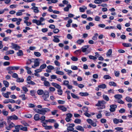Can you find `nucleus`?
Instances as JSON below:
<instances>
[{
  "mask_svg": "<svg viewBox=\"0 0 132 132\" xmlns=\"http://www.w3.org/2000/svg\"><path fill=\"white\" fill-rule=\"evenodd\" d=\"M109 0H95L94 2L95 4H98V6H101L103 7H106L107 6V4H102L103 2H105L108 1Z\"/></svg>",
  "mask_w": 132,
  "mask_h": 132,
  "instance_id": "nucleus-1",
  "label": "nucleus"
},
{
  "mask_svg": "<svg viewBox=\"0 0 132 132\" xmlns=\"http://www.w3.org/2000/svg\"><path fill=\"white\" fill-rule=\"evenodd\" d=\"M45 20L44 18L41 17L39 18V20H37V19H34L32 20V22L33 23H35L38 26H43L45 24V23H42V22L44 21Z\"/></svg>",
  "mask_w": 132,
  "mask_h": 132,
  "instance_id": "nucleus-2",
  "label": "nucleus"
},
{
  "mask_svg": "<svg viewBox=\"0 0 132 132\" xmlns=\"http://www.w3.org/2000/svg\"><path fill=\"white\" fill-rule=\"evenodd\" d=\"M89 47V45H86L82 47L81 48V51L83 53L85 52V54H87L89 53L91 51L89 49H87Z\"/></svg>",
  "mask_w": 132,
  "mask_h": 132,
  "instance_id": "nucleus-3",
  "label": "nucleus"
},
{
  "mask_svg": "<svg viewBox=\"0 0 132 132\" xmlns=\"http://www.w3.org/2000/svg\"><path fill=\"white\" fill-rule=\"evenodd\" d=\"M106 103L105 102L104 100L99 101L98 103L96 104L95 106H101V108L103 109L105 107V104Z\"/></svg>",
  "mask_w": 132,
  "mask_h": 132,
  "instance_id": "nucleus-4",
  "label": "nucleus"
},
{
  "mask_svg": "<svg viewBox=\"0 0 132 132\" xmlns=\"http://www.w3.org/2000/svg\"><path fill=\"white\" fill-rule=\"evenodd\" d=\"M49 96V94L48 91L47 90H45L44 92L42 95V97L44 100L45 101H47V99Z\"/></svg>",
  "mask_w": 132,
  "mask_h": 132,
  "instance_id": "nucleus-5",
  "label": "nucleus"
},
{
  "mask_svg": "<svg viewBox=\"0 0 132 132\" xmlns=\"http://www.w3.org/2000/svg\"><path fill=\"white\" fill-rule=\"evenodd\" d=\"M34 65L32 66V68L34 69H35L36 67H38L39 65V59H35L34 61Z\"/></svg>",
  "mask_w": 132,
  "mask_h": 132,
  "instance_id": "nucleus-6",
  "label": "nucleus"
},
{
  "mask_svg": "<svg viewBox=\"0 0 132 132\" xmlns=\"http://www.w3.org/2000/svg\"><path fill=\"white\" fill-rule=\"evenodd\" d=\"M15 124L12 122H11L8 124V125H6L5 128L8 130H10L11 129L15 126Z\"/></svg>",
  "mask_w": 132,
  "mask_h": 132,
  "instance_id": "nucleus-7",
  "label": "nucleus"
},
{
  "mask_svg": "<svg viewBox=\"0 0 132 132\" xmlns=\"http://www.w3.org/2000/svg\"><path fill=\"white\" fill-rule=\"evenodd\" d=\"M11 46L10 47L12 49H14L15 50H18L20 48V47L17 44H15L13 43H11Z\"/></svg>",
  "mask_w": 132,
  "mask_h": 132,
  "instance_id": "nucleus-8",
  "label": "nucleus"
},
{
  "mask_svg": "<svg viewBox=\"0 0 132 132\" xmlns=\"http://www.w3.org/2000/svg\"><path fill=\"white\" fill-rule=\"evenodd\" d=\"M49 110L48 108H43L41 110H39L38 113L42 115H44L46 112Z\"/></svg>",
  "mask_w": 132,
  "mask_h": 132,
  "instance_id": "nucleus-9",
  "label": "nucleus"
},
{
  "mask_svg": "<svg viewBox=\"0 0 132 132\" xmlns=\"http://www.w3.org/2000/svg\"><path fill=\"white\" fill-rule=\"evenodd\" d=\"M113 122L114 124H118L119 123H122L123 122V121L121 119H117L116 118H114L113 120Z\"/></svg>",
  "mask_w": 132,
  "mask_h": 132,
  "instance_id": "nucleus-10",
  "label": "nucleus"
},
{
  "mask_svg": "<svg viewBox=\"0 0 132 132\" xmlns=\"http://www.w3.org/2000/svg\"><path fill=\"white\" fill-rule=\"evenodd\" d=\"M110 110L111 112H114L116 110V109L117 108V106L116 105H111L110 106Z\"/></svg>",
  "mask_w": 132,
  "mask_h": 132,
  "instance_id": "nucleus-11",
  "label": "nucleus"
},
{
  "mask_svg": "<svg viewBox=\"0 0 132 132\" xmlns=\"http://www.w3.org/2000/svg\"><path fill=\"white\" fill-rule=\"evenodd\" d=\"M9 119L11 120H16L18 119V117L15 115H13L8 117Z\"/></svg>",
  "mask_w": 132,
  "mask_h": 132,
  "instance_id": "nucleus-12",
  "label": "nucleus"
},
{
  "mask_svg": "<svg viewBox=\"0 0 132 132\" xmlns=\"http://www.w3.org/2000/svg\"><path fill=\"white\" fill-rule=\"evenodd\" d=\"M20 125L15 126L14 127H15V129L13 130V132H19V130L20 129Z\"/></svg>",
  "mask_w": 132,
  "mask_h": 132,
  "instance_id": "nucleus-13",
  "label": "nucleus"
},
{
  "mask_svg": "<svg viewBox=\"0 0 132 132\" xmlns=\"http://www.w3.org/2000/svg\"><path fill=\"white\" fill-rule=\"evenodd\" d=\"M58 37H60V36H54V39L53 41L55 43H58L60 42V40Z\"/></svg>",
  "mask_w": 132,
  "mask_h": 132,
  "instance_id": "nucleus-14",
  "label": "nucleus"
},
{
  "mask_svg": "<svg viewBox=\"0 0 132 132\" xmlns=\"http://www.w3.org/2000/svg\"><path fill=\"white\" fill-rule=\"evenodd\" d=\"M52 85L53 86L57 89H58L61 88V86L56 83L52 82Z\"/></svg>",
  "mask_w": 132,
  "mask_h": 132,
  "instance_id": "nucleus-15",
  "label": "nucleus"
},
{
  "mask_svg": "<svg viewBox=\"0 0 132 132\" xmlns=\"http://www.w3.org/2000/svg\"><path fill=\"white\" fill-rule=\"evenodd\" d=\"M60 110L63 112H65L67 111V108L63 106L60 105L57 107Z\"/></svg>",
  "mask_w": 132,
  "mask_h": 132,
  "instance_id": "nucleus-16",
  "label": "nucleus"
},
{
  "mask_svg": "<svg viewBox=\"0 0 132 132\" xmlns=\"http://www.w3.org/2000/svg\"><path fill=\"white\" fill-rule=\"evenodd\" d=\"M83 108L85 109L86 110L85 111V112L84 113L85 115L87 117H90L91 116V114H89V113H87V112H88V108L87 107H84Z\"/></svg>",
  "mask_w": 132,
  "mask_h": 132,
  "instance_id": "nucleus-17",
  "label": "nucleus"
},
{
  "mask_svg": "<svg viewBox=\"0 0 132 132\" xmlns=\"http://www.w3.org/2000/svg\"><path fill=\"white\" fill-rule=\"evenodd\" d=\"M31 9L34 10V12L35 13H38L39 12L38 7H32Z\"/></svg>",
  "mask_w": 132,
  "mask_h": 132,
  "instance_id": "nucleus-18",
  "label": "nucleus"
},
{
  "mask_svg": "<svg viewBox=\"0 0 132 132\" xmlns=\"http://www.w3.org/2000/svg\"><path fill=\"white\" fill-rule=\"evenodd\" d=\"M76 129L80 131H83L84 130L83 127L80 126H76Z\"/></svg>",
  "mask_w": 132,
  "mask_h": 132,
  "instance_id": "nucleus-19",
  "label": "nucleus"
},
{
  "mask_svg": "<svg viewBox=\"0 0 132 132\" xmlns=\"http://www.w3.org/2000/svg\"><path fill=\"white\" fill-rule=\"evenodd\" d=\"M71 6L70 4H68L67 7L64 8V10L65 11L68 12L70 8H71Z\"/></svg>",
  "mask_w": 132,
  "mask_h": 132,
  "instance_id": "nucleus-20",
  "label": "nucleus"
},
{
  "mask_svg": "<svg viewBox=\"0 0 132 132\" xmlns=\"http://www.w3.org/2000/svg\"><path fill=\"white\" fill-rule=\"evenodd\" d=\"M34 61V59H28L27 61L26 64L28 65L30 64L32 62H33Z\"/></svg>",
  "mask_w": 132,
  "mask_h": 132,
  "instance_id": "nucleus-21",
  "label": "nucleus"
},
{
  "mask_svg": "<svg viewBox=\"0 0 132 132\" xmlns=\"http://www.w3.org/2000/svg\"><path fill=\"white\" fill-rule=\"evenodd\" d=\"M19 68L20 67H11L9 68V69L10 70H18Z\"/></svg>",
  "mask_w": 132,
  "mask_h": 132,
  "instance_id": "nucleus-22",
  "label": "nucleus"
},
{
  "mask_svg": "<svg viewBox=\"0 0 132 132\" xmlns=\"http://www.w3.org/2000/svg\"><path fill=\"white\" fill-rule=\"evenodd\" d=\"M115 129L116 130V132H123L122 130L123 128L121 127H118L115 128Z\"/></svg>",
  "mask_w": 132,
  "mask_h": 132,
  "instance_id": "nucleus-23",
  "label": "nucleus"
},
{
  "mask_svg": "<svg viewBox=\"0 0 132 132\" xmlns=\"http://www.w3.org/2000/svg\"><path fill=\"white\" fill-rule=\"evenodd\" d=\"M19 97L22 98V100H25L27 99V97L25 96V95L24 94H22L19 96Z\"/></svg>",
  "mask_w": 132,
  "mask_h": 132,
  "instance_id": "nucleus-24",
  "label": "nucleus"
},
{
  "mask_svg": "<svg viewBox=\"0 0 132 132\" xmlns=\"http://www.w3.org/2000/svg\"><path fill=\"white\" fill-rule=\"evenodd\" d=\"M37 92L38 95H43L44 92V91L42 89H39L37 90Z\"/></svg>",
  "mask_w": 132,
  "mask_h": 132,
  "instance_id": "nucleus-25",
  "label": "nucleus"
},
{
  "mask_svg": "<svg viewBox=\"0 0 132 132\" xmlns=\"http://www.w3.org/2000/svg\"><path fill=\"white\" fill-rule=\"evenodd\" d=\"M114 97L116 99L120 100L122 97V96L121 95L118 94L114 95Z\"/></svg>",
  "mask_w": 132,
  "mask_h": 132,
  "instance_id": "nucleus-26",
  "label": "nucleus"
},
{
  "mask_svg": "<svg viewBox=\"0 0 132 132\" xmlns=\"http://www.w3.org/2000/svg\"><path fill=\"white\" fill-rule=\"evenodd\" d=\"M39 115L38 114H35L34 117V119L36 121H38L40 119Z\"/></svg>",
  "mask_w": 132,
  "mask_h": 132,
  "instance_id": "nucleus-27",
  "label": "nucleus"
},
{
  "mask_svg": "<svg viewBox=\"0 0 132 132\" xmlns=\"http://www.w3.org/2000/svg\"><path fill=\"white\" fill-rule=\"evenodd\" d=\"M24 79L23 78H19L18 77L17 78L16 81L18 82H23Z\"/></svg>",
  "mask_w": 132,
  "mask_h": 132,
  "instance_id": "nucleus-28",
  "label": "nucleus"
},
{
  "mask_svg": "<svg viewBox=\"0 0 132 132\" xmlns=\"http://www.w3.org/2000/svg\"><path fill=\"white\" fill-rule=\"evenodd\" d=\"M98 87H100L101 88L104 89L106 88V86L105 84H103L98 85Z\"/></svg>",
  "mask_w": 132,
  "mask_h": 132,
  "instance_id": "nucleus-29",
  "label": "nucleus"
},
{
  "mask_svg": "<svg viewBox=\"0 0 132 132\" xmlns=\"http://www.w3.org/2000/svg\"><path fill=\"white\" fill-rule=\"evenodd\" d=\"M103 97L104 100L107 101H109V98L107 95H103Z\"/></svg>",
  "mask_w": 132,
  "mask_h": 132,
  "instance_id": "nucleus-30",
  "label": "nucleus"
},
{
  "mask_svg": "<svg viewBox=\"0 0 132 132\" xmlns=\"http://www.w3.org/2000/svg\"><path fill=\"white\" fill-rule=\"evenodd\" d=\"M79 95L81 96H87L89 95V94L87 92H80L79 93Z\"/></svg>",
  "mask_w": 132,
  "mask_h": 132,
  "instance_id": "nucleus-31",
  "label": "nucleus"
},
{
  "mask_svg": "<svg viewBox=\"0 0 132 132\" xmlns=\"http://www.w3.org/2000/svg\"><path fill=\"white\" fill-rule=\"evenodd\" d=\"M7 106L9 109L11 111L13 112L15 110V109L14 108H12V106L11 104H8Z\"/></svg>",
  "mask_w": 132,
  "mask_h": 132,
  "instance_id": "nucleus-32",
  "label": "nucleus"
},
{
  "mask_svg": "<svg viewBox=\"0 0 132 132\" xmlns=\"http://www.w3.org/2000/svg\"><path fill=\"white\" fill-rule=\"evenodd\" d=\"M44 84L45 86L46 87H49L50 86V82L46 80L44 82Z\"/></svg>",
  "mask_w": 132,
  "mask_h": 132,
  "instance_id": "nucleus-33",
  "label": "nucleus"
},
{
  "mask_svg": "<svg viewBox=\"0 0 132 132\" xmlns=\"http://www.w3.org/2000/svg\"><path fill=\"white\" fill-rule=\"evenodd\" d=\"M112 52V50L111 49H110L108 51L106 54V55L107 56H110Z\"/></svg>",
  "mask_w": 132,
  "mask_h": 132,
  "instance_id": "nucleus-34",
  "label": "nucleus"
},
{
  "mask_svg": "<svg viewBox=\"0 0 132 132\" xmlns=\"http://www.w3.org/2000/svg\"><path fill=\"white\" fill-rule=\"evenodd\" d=\"M109 85L111 86L114 87L116 86H117L116 84L113 81L110 82L109 83Z\"/></svg>",
  "mask_w": 132,
  "mask_h": 132,
  "instance_id": "nucleus-35",
  "label": "nucleus"
},
{
  "mask_svg": "<svg viewBox=\"0 0 132 132\" xmlns=\"http://www.w3.org/2000/svg\"><path fill=\"white\" fill-rule=\"evenodd\" d=\"M98 36V34L96 33L94 34V35L92 39L94 40H96L97 39V37Z\"/></svg>",
  "mask_w": 132,
  "mask_h": 132,
  "instance_id": "nucleus-36",
  "label": "nucleus"
},
{
  "mask_svg": "<svg viewBox=\"0 0 132 132\" xmlns=\"http://www.w3.org/2000/svg\"><path fill=\"white\" fill-rule=\"evenodd\" d=\"M16 54L18 56L22 55L23 54L22 51L21 50H19L18 52Z\"/></svg>",
  "mask_w": 132,
  "mask_h": 132,
  "instance_id": "nucleus-37",
  "label": "nucleus"
},
{
  "mask_svg": "<svg viewBox=\"0 0 132 132\" xmlns=\"http://www.w3.org/2000/svg\"><path fill=\"white\" fill-rule=\"evenodd\" d=\"M25 68L27 70V73L29 74H31V72L30 70L31 68L29 67L28 66H26L25 67Z\"/></svg>",
  "mask_w": 132,
  "mask_h": 132,
  "instance_id": "nucleus-38",
  "label": "nucleus"
},
{
  "mask_svg": "<svg viewBox=\"0 0 132 132\" xmlns=\"http://www.w3.org/2000/svg\"><path fill=\"white\" fill-rule=\"evenodd\" d=\"M122 45L125 47H129L131 46V45L130 43H124L122 44Z\"/></svg>",
  "mask_w": 132,
  "mask_h": 132,
  "instance_id": "nucleus-39",
  "label": "nucleus"
},
{
  "mask_svg": "<svg viewBox=\"0 0 132 132\" xmlns=\"http://www.w3.org/2000/svg\"><path fill=\"white\" fill-rule=\"evenodd\" d=\"M125 100L129 102H132V98L129 96H127L126 97Z\"/></svg>",
  "mask_w": 132,
  "mask_h": 132,
  "instance_id": "nucleus-40",
  "label": "nucleus"
},
{
  "mask_svg": "<svg viewBox=\"0 0 132 132\" xmlns=\"http://www.w3.org/2000/svg\"><path fill=\"white\" fill-rule=\"evenodd\" d=\"M14 51L13 50H10L7 51L6 52V54L7 55L13 54L14 53Z\"/></svg>",
  "mask_w": 132,
  "mask_h": 132,
  "instance_id": "nucleus-41",
  "label": "nucleus"
},
{
  "mask_svg": "<svg viewBox=\"0 0 132 132\" xmlns=\"http://www.w3.org/2000/svg\"><path fill=\"white\" fill-rule=\"evenodd\" d=\"M3 83L5 86L6 87H8L9 85V83L7 81H6L4 80L3 81Z\"/></svg>",
  "mask_w": 132,
  "mask_h": 132,
  "instance_id": "nucleus-42",
  "label": "nucleus"
},
{
  "mask_svg": "<svg viewBox=\"0 0 132 132\" xmlns=\"http://www.w3.org/2000/svg\"><path fill=\"white\" fill-rule=\"evenodd\" d=\"M81 122V120L80 119H75L74 122L76 123L80 124Z\"/></svg>",
  "mask_w": 132,
  "mask_h": 132,
  "instance_id": "nucleus-43",
  "label": "nucleus"
},
{
  "mask_svg": "<svg viewBox=\"0 0 132 132\" xmlns=\"http://www.w3.org/2000/svg\"><path fill=\"white\" fill-rule=\"evenodd\" d=\"M57 92H58V94L59 95H62L63 92L61 88L58 89Z\"/></svg>",
  "mask_w": 132,
  "mask_h": 132,
  "instance_id": "nucleus-44",
  "label": "nucleus"
},
{
  "mask_svg": "<svg viewBox=\"0 0 132 132\" xmlns=\"http://www.w3.org/2000/svg\"><path fill=\"white\" fill-rule=\"evenodd\" d=\"M20 130L25 131H26L27 130V128L26 127H23L22 126L20 125Z\"/></svg>",
  "mask_w": 132,
  "mask_h": 132,
  "instance_id": "nucleus-45",
  "label": "nucleus"
},
{
  "mask_svg": "<svg viewBox=\"0 0 132 132\" xmlns=\"http://www.w3.org/2000/svg\"><path fill=\"white\" fill-rule=\"evenodd\" d=\"M2 113L5 116H7L8 114V112L4 110H2Z\"/></svg>",
  "mask_w": 132,
  "mask_h": 132,
  "instance_id": "nucleus-46",
  "label": "nucleus"
},
{
  "mask_svg": "<svg viewBox=\"0 0 132 132\" xmlns=\"http://www.w3.org/2000/svg\"><path fill=\"white\" fill-rule=\"evenodd\" d=\"M103 78L105 79H110L111 78L110 76L108 75H104L103 77Z\"/></svg>",
  "mask_w": 132,
  "mask_h": 132,
  "instance_id": "nucleus-47",
  "label": "nucleus"
},
{
  "mask_svg": "<svg viewBox=\"0 0 132 132\" xmlns=\"http://www.w3.org/2000/svg\"><path fill=\"white\" fill-rule=\"evenodd\" d=\"M46 65L45 64H43L40 66V68L42 70V69H45L46 67Z\"/></svg>",
  "mask_w": 132,
  "mask_h": 132,
  "instance_id": "nucleus-48",
  "label": "nucleus"
},
{
  "mask_svg": "<svg viewBox=\"0 0 132 132\" xmlns=\"http://www.w3.org/2000/svg\"><path fill=\"white\" fill-rule=\"evenodd\" d=\"M47 68L50 70H53L54 69V67L52 65H49L47 67Z\"/></svg>",
  "mask_w": 132,
  "mask_h": 132,
  "instance_id": "nucleus-49",
  "label": "nucleus"
},
{
  "mask_svg": "<svg viewBox=\"0 0 132 132\" xmlns=\"http://www.w3.org/2000/svg\"><path fill=\"white\" fill-rule=\"evenodd\" d=\"M116 28L115 26H111L110 27L107 26L105 28V29H116Z\"/></svg>",
  "mask_w": 132,
  "mask_h": 132,
  "instance_id": "nucleus-50",
  "label": "nucleus"
},
{
  "mask_svg": "<svg viewBox=\"0 0 132 132\" xmlns=\"http://www.w3.org/2000/svg\"><path fill=\"white\" fill-rule=\"evenodd\" d=\"M56 73L60 75H63L64 73L62 71H56Z\"/></svg>",
  "mask_w": 132,
  "mask_h": 132,
  "instance_id": "nucleus-51",
  "label": "nucleus"
},
{
  "mask_svg": "<svg viewBox=\"0 0 132 132\" xmlns=\"http://www.w3.org/2000/svg\"><path fill=\"white\" fill-rule=\"evenodd\" d=\"M84 42V40L82 39H79L77 41V43L79 45H81L82 43H83Z\"/></svg>",
  "mask_w": 132,
  "mask_h": 132,
  "instance_id": "nucleus-52",
  "label": "nucleus"
},
{
  "mask_svg": "<svg viewBox=\"0 0 132 132\" xmlns=\"http://www.w3.org/2000/svg\"><path fill=\"white\" fill-rule=\"evenodd\" d=\"M54 63L55 65L56 66L60 67V63L57 60L54 61Z\"/></svg>",
  "mask_w": 132,
  "mask_h": 132,
  "instance_id": "nucleus-53",
  "label": "nucleus"
},
{
  "mask_svg": "<svg viewBox=\"0 0 132 132\" xmlns=\"http://www.w3.org/2000/svg\"><path fill=\"white\" fill-rule=\"evenodd\" d=\"M46 122H50L53 123L55 122V121L53 119H50L47 120H45Z\"/></svg>",
  "mask_w": 132,
  "mask_h": 132,
  "instance_id": "nucleus-54",
  "label": "nucleus"
},
{
  "mask_svg": "<svg viewBox=\"0 0 132 132\" xmlns=\"http://www.w3.org/2000/svg\"><path fill=\"white\" fill-rule=\"evenodd\" d=\"M4 124L6 126L7 125V123L5 121H3L1 123H0V127H3Z\"/></svg>",
  "mask_w": 132,
  "mask_h": 132,
  "instance_id": "nucleus-55",
  "label": "nucleus"
},
{
  "mask_svg": "<svg viewBox=\"0 0 132 132\" xmlns=\"http://www.w3.org/2000/svg\"><path fill=\"white\" fill-rule=\"evenodd\" d=\"M71 59L73 61H76L78 60V58L74 56H72L71 58Z\"/></svg>",
  "mask_w": 132,
  "mask_h": 132,
  "instance_id": "nucleus-56",
  "label": "nucleus"
},
{
  "mask_svg": "<svg viewBox=\"0 0 132 132\" xmlns=\"http://www.w3.org/2000/svg\"><path fill=\"white\" fill-rule=\"evenodd\" d=\"M71 95L72 97L74 98H77L78 99L79 97L77 95L73 93H71Z\"/></svg>",
  "mask_w": 132,
  "mask_h": 132,
  "instance_id": "nucleus-57",
  "label": "nucleus"
},
{
  "mask_svg": "<svg viewBox=\"0 0 132 132\" xmlns=\"http://www.w3.org/2000/svg\"><path fill=\"white\" fill-rule=\"evenodd\" d=\"M35 55L37 57H39L40 56V53L38 52H34Z\"/></svg>",
  "mask_w": 132,
  "mask_h": 132,
  "instance_id": "nucleus-58",
  "label": "nucleus"
},
{
  "mask_svg": "<svg viewBox=\"0 0 132 132\" xmlns=\"http://www.w3.org/2000/svg\"><path fill=\"white\" fill-rule=\"evenodd\" d=\"M88 6L90 7L93 8H95L96 7V6L95 5H93L92 4H89Z\"/></svg>",
  "mask_w": 132,
  "mask_h": 132,
  "instance_id": "nucleus-59",
  "label": "nucleus"
},
{
  "mask_svg": "<svg viewBox=\"0 0 132 132\" xmlns=\"http://www.w3.org/2000/svg\"><path fill=\"white\" fill-rule=\"evenodd\" d=\"M100 16H96L95 18V20L96 21H99L100 20Z\"/></svg>",
  "mask_w": 132,
  "mask_h": 132,
  "instance_id": "nucleus-60",
  "label": "nucleus"
},
{
  "mask_svg": "<svg viewBox=\"0 0 132 132\" xmlns=\"http://www.w3.org/2000/svg\"><path fill=\"white\" fill-rule=\"evenodd\" d=\"M69 82L68 81L64 80L63 82V85L66 86H67L69 85Z\"/></svg>",
  "mask_w": 132,
  "mask_h": 132,
  "instance_id": "nucleus-61",
  "label": "nucleus"
},
{
  "mask_svg": "<svg viewBox=\"0 0 132 132\" xmlns=\"http://www.w3.org/2000/svg\"><path fill=\"white\" fill-rule=\"evenodd\" d=\"M16 15L17 16H19L22 15V13L20 11V10H19L16 13Z\"/></svg>",
  "mask_w": 132,
  "mask_h": 132,
  "instance_id": "nucleus-62",
  "label": "nucleus"
},
{
  "mask_svg": "<svg viewBox=\"0 0 132 132\" xmlns=\"http://www.w3.org/2000/svg\"><path fill=\"white\" fill-rule=\"evenodd\" d=\"M52 127L51 126H46L45 127V129L46 130H50L52 128Z\"/></svg>",
  "mask_w": 132,
  "mask_h": 132,
  "instance_id": "nucleus-63",
  "label": "nucleus"
},
{
  "mask_svg": "<svg viewBox=\"0 0 132 132\" xmlns=\"http://www.w3.org/2000/svg\"><path fill=\"white\" fill-rule=\"evenodd\" d=\"M67 129L68 131H71L73 130L74 128L71 126H69V127H67Z\"/></svg>",
  "mask_w": 132,
  "mask_h": 132,
  "instance_id": "nucleus-64",
  "label": "nucleus"
}]
</instances>
